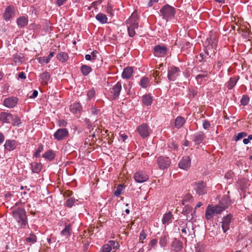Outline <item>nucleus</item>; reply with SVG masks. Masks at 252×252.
<instances>
[{
    "instance_id": "43",
    "label": "nucleus",
    "mask_w": 252,
    "mask_h": 252,
    "mask_svg": "<svg viewBox=\"0 0 252 252\" xmlns=\"http://www.w3.org/2000/svg\"><path fill=\"white\" fill-rule=\"evenodd\" d=\"M25 241L28 243H31L32 244L35 243L37 241V237L33 233H31L29 237L25 239Z\"/></svg>"
},
{
    "instance_id": "15",
    "label": "nucleus",
    "mask_w": 252,
    "mask_h": 252,
    "mask_svg": "<svg viewBox=\"0 0 252 252\" xmlns=\"http://www.w3.org/2000/svg\"><path fill=\"white\" fill-rule=\"evenodd\" d=\"M134 179L137 183H142L146 181L148 179V176L143 171H138L135 173Z\"/></svg>"
},
{
    "instance_id": "16",
    "label": "nucleus",
    "mask_w": 252,
    "mask_h": 252,
    "mask_svg": "<svg viewBox=\"0 0 252 252\" xmlns=\"http://www.w3.org/2000/svg\"><path fill=\"white\" fill-rule=\"evenodd\" d=\"M14 7L12 5H9L6 7L3 14V18L5 21H8L14 16Z\"/></svg>"
},
{
    "instance_id": "27",
    "label": "nucleus",
    "mask_w": 252,
    "mask_h": 252,
    "mask_svg": "<svg viewBox=\"0 0 252 252\" xmlns=\"http://www.w3.org/2000/svg\"><path fill=\"white\" fill-rule=\"evenodd\" d=\"M32 171L33 173H39L42 168V165L40 162H33L31 164Z\"/></svg>"
},
{
    "instance_id": "45",
    "label": "nucleus",
    "mask_w": 252,
    "mask_h": 252,
    "mask_svg": "<svg viewBox=\"0 0 252 252\" xmlns=\"http://www.w3.org/2000/svg\"><path fill=\"white\" fill-rule=\"evenodd\" d=\"M213 210L214 211L215 214H220L224 209H223L221 206H220L219 204L215 206H212Z\"/></svg>"
},
{
    "instance_id": "19",
    "label": "nucleus",
    "mask_w": 252,
    "mask_h": 252,
    "mask_svg": "<svg viewBox=\"0 0 252 252\" xmlns=\"http://www.w3.org/2000/svg\"><path fill=\"white\" fill-rule=\"evenodd\" d=\"M70 111L74 113H80L82 111V107L79 102H74L70 105Z\"/></svg>"
},
{
    "instance_id": "3",
    "label": "nucleus",
    "mask_w": 252,
    "mask_h": 252,
    "mask_svg": "<svg viewBox=\"0 0 252 252\" xmlns=\"http://www.w3.org/2000/svg\"><path fill=\"white\" fill-rule=\"evenodd\" d=\"M160 12L164 18H172L175 14V8L167 4L160 9Z\"/></svg>"
},
{
    "instance_id": "29",
    "label": "nucleus",
    "mask_w": 252,
    "mask_h": 252,
    "mask_svg": "<svg viewBox=\"0 0 252 252\" xmlns=\"http://www.w3.org/2000/svg\"><path fill=\"white\" fill-rule=\"evenodd\" d=\"M54 52H52L50 53L48 57H38L37 58V60L41 64L48 63L49 62L50 59L54 56Z\"/></svg>"
},
{
    "instance_id": "26",
    "label": "nucleus",
    "mask_w": 252,
    "mask_h": 252,
    "mask_svg": "<svg viewBox=\"0 0 252 252\" xmlns=\"http://www.w3.org/2000/svg\"><path fill=\"white\" fill-rule=\"evenodd\" d=\"M239 76H235L233 77H231L227 83V87L229 90L232 89L236 84L237 81L239 79Z\"/></svg>"
},
{
    "instance_id": "6",
    "label": "nucleus",
    "mask_w": 252,
    "mask_h": 252,
    "mask_svg": "<svg viewBox=\"0 0 252 252\" xmlns=\"http://www.w3.org/2000/svg\"><path fill=\"white\" fill-rule=\"evenodd\" d=\"M182 214L185 216H186V220L188 221H191L195 217V211H192V208L189 205H186L182 211Z\"/></svg>"
},
{
    "instance_id": "60",
    "label": "nucleus",
    "mask_w": 252,
    "mask_h": 252,
    "mask_svg": "<svg viewBox=\"0 0 252 252\" xmlns=\"http://www.w3.org/2000/svg\"><path fill=\"white\" fill-rule=\"evenodd\" d=\"M205 73L203 74H198L195 77V79L197 81H199L200 79L206 77L207 76V73L206 71H203Z\"/></svg>"
},
{
    "instance_id": "2",
    "label": "nucleus",
    "mask_w": 252,
    "mask_h": 252,
    "mask_svg": "<svg viewBox=\"0 0 252 252\" xmlns=\"http://www.w3.org/2000/svg\"><path fill=\"white\" fill-rule=\"evenodd\" d=\"M12 216L21 227L24 228L28 224V218L25 209L18 208L12 212Z\"/></svg>"
},
{
    "instance_id": "8",
    "label": "nucleus",
    "mask_w": 252,
    "mask_h": 252,
    "mask_svg": "<svg viewBox=\"0 0 252 252\" xmlns=\"http://www.w3.org/2000/svg\"><path fill=\"white\" fill-rule=\"evenodd\" d=\"M19 99L16 96H10L5 98L3 101V104L9 108L15 107L18 102Z\"/></svg>"
},
{
    "instance_id": "53",
    "label": "nucleus",
    "mask_w": 252,
    "mask_h": 252,
    "mask_svg": "<svg viewBox=\"0 0 252 252\" xmlns=\"http://www.w3.org/2000/svg\"><path fill=\"white\" fill-rule=\"evenodd\" d=\"M123 188V186L122 185H119L118 186L117 189L114 192L115 195L116 196H119L122 193Z\"/></svg>"
},
{
    "instance_id": "14",
    "label": "nucleus",
    "mask_w": 252,
    "mask_h": 252,
    "mask_svg": "<svg viewBox=\"0 0 252 252\" xmlns=\"http://www.w3.org/2000/svg\"><path fill=\"white\" fill-rule=\"evenodd\" d=\"M191 159L189 156L183 157L178 164V166L184 170L188 169L190 166Z\"/></svg>"
},
{
    "instance_id": "47",
    "label": "nucleus",
    "mask_w": 252,
    "mask_h": 252,
    "mask_svg": "<svg viewBox=\"0 0 252 252\" xmlns=\"http://www.w3.org/2000/svg\"><path fill=\"white\" fill-rule=\"evenodd\" d=\"M111 251V246L109 244H105L104 245L99 252H110Z\"/></svg>"
},
{
    "instance_id": "44",
    "label": "nucleus",
    "mask_w": 252,
    "mask_h": 252,
    "mask_svg": "<svg viewBox=\"0 0 252 252\" xmlns=\"http://www.w3.org/2000/svg\"><path fill=\"white\" fill-rule=\"evenodd\" d=\"M138 17L136 12H134L131 14L130 17L126 21V23H130L133 22H138Z\"/></svg>"
},
{
    "instance_id": "9",
    "label": "nucleus",
    "mask_w": 252,
    "mask_h": 252,
    "mask_svg": "<svg viewBox=\"0 0 252 252\" xmlns=\"http://www.w3.org/2000/svg\"><path fill=\"white\" fill-rule=\"evenodd\" d=\"M69 132L65 128L58 129L54 134V137L58 141L62 140L68 136Z\"/></svg>"
},
{
    "instance_id": "21",
    "label": "nucleus",
    "mask_w": 252,
    "mask_h": 252,
    "mask_svg": "<svg viewBox=\"0 0 252 252\" xmlns=\"http://www.w3.org/2000/svg\"><path fill=\"white\" fill-rule=\"evenodd\" d=\"M231 204V200L227 195H224L220 201L219 205L225 210Z\"/></svg>"
},
{
    "instance_id": "61",
    "label": "nucleus",
    "mask_w": 252,
    "mask_h": 252,
    "mask_svg": "<svg viewBox=\"0 0 252 252\" xmlns=\"http://www.w3.org/2000/svg\"><path fill=\"white\" fill-rule=\"evenodd\" d=\"M203 127L205 129H208L210 127V122L207 120H205L203 121Z\"/></svg>"
},
{
    "instance_id": "40",
    "label": "nucleus",
    "mask_w": 252,
    "mask_h": 252,
    "mask_svg": "<svg viewBox=\"0 0 252 252\" xmlns=\"http://www.w3.org/2000/svg\"><path fill=\"white\" fill-rule=\"evenodd\" d=\"M10 123H11L14 126H18L21 123V121L17 115H12V118L11 119V122Z\"/></svg>"
},
{
    "instance_id": "58",
    "label": "nucleus",
    "mask_w": 252,
    "mask_h": 252,
    "mask_svg": "<svg viewBox=\"0 0 252 252\" xmlns=\"http://www.w3.org/2000/svg\"><path fill=\"white\" fill-rule=\"evenodd\" d=\"M109 245L111 246V247H113L114 249H117L119 246L118 243L114 241H109Z\"/></svg>"
},
{
    "instance_id": "49",
    "label": "nucleus",
    "mask_w": 252,
    "mask_h": 252,
    "mask_svg": "<svg viewBox=\"0 0 252 252\" xmlns=\"http://www.w3.org/2000/svg\"><path fill=\"white\" fill-rule=\"evenodd\" d=\"M43 150V146L42 144L38 145V148L36 152L34 153L33 156L35 158H38L40 157V154Z\"/></svg>"
},
{
    "instance_id": "11",
    "label": "nucleus",
    "mask_w": 252,
    "mask_h": 252,
    "mask_svg": "<svg viewBox=\"0 0 252 252\" xmlns=\"http://www.w3.org/2000/svg\"><path fill=\"white\" fill-rule=\"evenodd\" d=\"M167 49L165 46L158 45L154 48V54L155 56L158 57H163L166 55Z\"/></svg>"
},
{
    "instance_id": "4",
    "label": "nucleus",
    "mask_w": 252,
    "mask_h": 252,
    "mask_svg": "<svg viewBox=\"0 0 252 252\" xmlns=\"http://www.w3.org/2000/svg\"><path fill=\"white\" fill-rule=\"evenodd\" d=\"M193 187L196 193L198 195H202L207 193L206 185L203 181L195 182Z\"/></svg>"
},
{
    "instance_id": "22",
    "label": "nucleus",
    "mask_w": 252,
    "mask_h": 252,
    "mask_svg": "<svg viewBox=\"0 0 252 252\" xmlns=\"http://www.w3.org/2000/svg\"><path fill=\"white\" fill-rule=\"evenodd\" d=\"M71 232V224H68L66 225L64 228L61 231V235L65 238H67L70 236Z\"/></svg>"
},
{
    "instance_id": "38",
    "label": "nucleus",
    "mask_w": 252,
    "mask_h": 252,
    "mask_svg": "<svg viewBox=\"0 0 252 252\" xmlns=\"http://www.w3.org/2000/svg\"><path fill=\"white\" fill-rule=\"evenodd\" d=\"M96 19L102 24H105L107 22V16L101 13L97 14L95 16Z\"/></svg>"
},
{
    "instance_id": "20",
    "label": "nucleus",
    "mask_w": 252,
    "mask_h": 252,
    "mask_svg": "<svg viewBox=\"0 0 252 252\" xmlns=\"http://www.w3.org/2000/svg\"><path fill=\"white\" fill-rule=\"evenodd\" d=\"M17 142L14 140H7L4 144V148L6 150L11 151L16 149Z\"/></svg>"
},
{
    "instance_id": "37",
    "label": "nucleus",
    "mask_w": 252,
    "mask_h": 252,
    "mask_svg": "<svg viewBox=\"0 0 252 252\" xmlns=\"http://www.w3.org/2000/svg\"><path fill=\"white\" fill-rule=\"evenodd\" d=\"M168 236L166 233H163L159 239V245L161 247L164 248L167 244Z\"/></svg>"
},
{
    "instance_id": "42",
    "label": "nucleus",
    "mask_w": 252,
    "mask_h": 252,
    "mask_svg": "<svg viewBox=\"0 0 252 252\" xmlns=\"http://www.w3.org/2000/svg\"><path fill=\"white\" fill-rule=\"evenodd\" d=\"M23 57L22 54H16L13 56V61L15 63H21L24 61Z\"/></svg>"
},
{
    "instance_id": "17",
    "label": "nucleus",
    "mask_w": 252,
    "mask_h": 252,
    "mask_svg": "<svg viewBox=\"0 0 252 252\" xmlns=\"http://www.w3.org/2000/svg\"><path fill=\"white\" fill-rule=\"evenodd\" d=\"M12 114L10 113L2 112L0 113V121L3 123H10Z\"/></svg>"
},
{
    "instance_id": "34",
    "label": "nucleus",
    "mask_w": 252,
    "mask_h": 252,
    "mask_svg": "<svg viewBox=\"0 0 252 252\" xmlns=\"http://www.w3.org/2000/svg\"><path fill=\"white\" fill-rule=\"evenodd\" d=\"M142 101L145 105L149 106L152 103L153 98L150 94H147L143 96Z\"/></svg>"
},
{
    "instance_id": "50",
    "label": "nucleus",
    "mask_w": 252,
    "mask_h": 252,
    "mask_svg": "<svg viewBox=\"0 0 252 252\" xmlns=\"http://www.w3.org/2000/svg\"><path fill=\"white\" fill-rule=\"evenodd\" d=\"M75 199L74 198L71 197L67 199L66 201V206L68 207H72L75 202Z\"/></svg>"
},
{
    "instance_id": "57",
    "label": "nucleus",
    "mask_w": 252,
    "mask_h": 252,
    "mask_svg": "<svg viewBox=\"0 0 252 252\" xmlns=\"http://www.w3.org/2000/svg\"><path fill=\"white\" fill-rule=\"evenodd\" d=\"M146 237H147V234H146L145 230L144 229H143L140 233L139 240L143 241L146 238Z\"/></svg>"
},
{
    "instance_id": "31",
    "label": "nucleus",
    "mask_w": 252,
    "mask_h": 252,
    "mask_svg": "<svg viewBox=\"0 0 252 252\" xmlns=\"http://www.w3.org/2000/svg\"><path fill=\"white\" fill-rule=\"evenodd\" d=\"M17 23L19 27H24L28 24V19L25 16L18 18L17 20Z\"/></svg>"
},
{
    "instance_id": "39",
    "label": "nucleus",
    "mask_w": 252,
    "mask_h": 252,
    "mask_svg": "<svg viewBox=\"0 0 252 252\" xmlns=\"http://www.w3.org/2000/svg\"><path fill=\"white\" fill-rule=\"evenodd\" d=\"M81 71L84 76H87L92 71V69L89 65H82L81 67Z\"/></svg>"
},
{
    "instance_id": "48",
    "label": "nucleus",
    "mask_w": 252,
    "mask_h": 252,
    "mask_svg": "<svg viewBox=\"0 0 252 252\" xmlns=\"http://www.w3.org/2000/svg\"><path fill=\"white\" fill-rule=\"evenodd\" d=\"M250 98L247 95H243L241 99V103L242 105L244 106L247 105L249 102Z\"/></svg>"
},
{
    "instance_id": "5",
    "label": "nucleus",
    "mask_w": 252,
    "mask_h": 252,
    "mask_svg": "<svg viewBox=\"0 0 252 252\" xmlns=\"http://www.w3.org/2000/svg\"><path fill=\"white\" fill-rule=\"evenodd\" d=\"M181 70L179 67L171 66L168 69L167 78L170 81H174L179 76Z\"/></svg>"
},
{
    "instance_id": "55",
    "label": "nucleus",
    "mask_w": 252,
    "mask_h": 252,
    "mask_svg": "<svg viewBox=\"0 0 252 252\" xmlns=\"http://www.w3.org/2000/svg\"><path fill=\"white\" fill-rule=\"evenodd\" d=\"M106 11L107 13L109 14L111 16L113 15V7L111 5H110L109 3L107 4L106 6Z\"/></svg>"
},
{
    "instance_id": "32",
    "label": "nucleus",
    "mask_w": 252,
    "mask_h": 252,
    "mask_svg": "<svg viewBox=\"0 0 252 252\" xmlns=\"http://www.w3.org/2000/svg\"><path fill=\"white\" fill-rule=\"evenodd\" d=\"M185 123L184 118L181 116H178L175 120V126L177 128H180L183 126Z\"/></svg>"
},
{
    "instance_id": "28",
    "label": "nucleus",
    "mask_w": 252,
    "mask_h": 252,
    "mask_svg": "<svg viewBox=\"0 0 252 252\" xmlns=\"http://www.w3.org/2000/svg\"><path fill=\"white\" fill-rule=\"evenodd\" d=\"M55 153L53 150H49L43 154L42 157L49 161H52L55 158Z\"/></svg>"
},
{
    "instance_id": "64",
    "label": "nucleus",
    "mask_w": 252,
    "mask_h": 252,
    "mask_svg": "<svg viewBox=\"0 0 252 252\" xmlns=\"http://www.w3.org/2000/svg\"><path fill=\"white\" fill-rule=\"evenodd\" d=\"M66 1L67 0H56V3L58 6H61L63 5Z\"/></svg>"
},
{
    "instance_id": "13",
    "label": "nucleus",
    "mask_w": 252,
    "mask_h": 252,
    "mask_svg": "<svg viewBox=\"0 0 252 252\" xmlns=\"http://www.w3.org/2000/svg\"><path fill=\"white\" fill-rule=\"evenodd\" d=\"M149 127L145 124L140 125L137 128L138 132L143 138H146L149 135Z\"/></svg>"
},
{
    "instance_id": "56",
    "label": "nucleus",
    "mask_w": 252,
    "mask_h": 252,
    "mask_svg": "<svg viewBox=\"0 0 252 252\" xmlns=\"http://www.w3.org/2000/svg\"><path fill=\"white\" fill-rule=\"evenodd\" d=\"M127 24H129V26L128 27L132 29L135 30L138 29V23L137 22H133L130 23H127Z\"/></svg>"
},
{
    "instance_id": "23",
    "label": "nucleus",
    "mask_w": 252,
    "mask_h": 252,
    "mask_svg": "<svg viewBox=\"0 0 252 252\" xmlns=\"http://www.w3.org/2000/svg\"><path fill=\"white\" fill-rule=\"evenodd\" d=\"M172 247L175 252H179L183 249V243L179 240L175 238L172 243Z\"/></svg>"
},
{
    "instance_id": "25",
    "label": "nucleus",
    "mask_w": 252,
    "mask_h": 252,
    "mask_svg": "<svg viewBox=\"0 0 252 252\" xmlns=\"http://www.w3.org/2000/svg\"><path fill=\"white\" fill-rule=\"evenodd\" d=\"M133 72V67H126L125 68L122 74V77L124 79H129L130 78Z\"/></svg>"
},
{
    "instance_id": "54",
    "label": "nucleus",
    "mask_w": 252,
    "mask_h": 252,
    "mask_svg": "<svg viewBox=\"0 0 252 252\" xmlns=\"http://www.w3.org/2000/svg\"><path fill=\"white\" fill-rule=\"evenodd\" d=\"M158 240L156 239H152L149 242V246L151 248L155 249L157 246Z\"/></svg>"
},
{
    "instance_id": "36",
    "label": "nucleus",
    "mask_w": 252,
    "mask_h": 252,
    "mask_svg": "<svg viewBox=\"0 0 252 252\" xmlns=\"http://www.w3.org/2000/svg\"><path fill=\"white\" fill-rule=\"evenodd\" d=\"M56 57L58 60L63 63L67 61L69 58L67 53L65 52H61L57 54Z\"/></svg>"
},
{
    "instance_id": "52",
    "label": "nucleus",
    "mask_w": 252,
    "mask_h": 252,
    "mask_svg": "<svg viewBox=\"0 0 252 252\" xmlns=\"http://www.w3.org/2000/svg\"><path fill=\"white\" fill-rule=\"evenodd\" d=\"M95 94V92L94 89H92L89 90L87 93L88 99L90 100L94 96Z\"/></svg>"
},
{
    "instance_id": "10",
    "label": "nucleus",
    "mask_w": 252,
    "mask_h": 252,
    "mask_svg": "<svg viewBox=\"0 0 252 252\" xmlns=\"http://www.w3.org/2000/svg\"><path fill=\"white\" fill-rule=\"evenodd\" d=\"M122 89L121 83L118 82L110 90V93L113 99H117Z\"/></svg>"
},
{
    "instance_id": "46",
    "label": "nucleus",
    "mask_w": 252,
    "mask_h": 252,
    "mask_svg": "<svg viewBox=\"0 0 252 252\" xmlns=\"http://www.w3.org/2000/svg\"><path fill=\"white\" fill-rule=\"evenodd\" d=\"M199 57L201 58V60H199V62L201 63H205L207 62V60L210 57L207 55L206 53L204 52H201L199 54Z\"/></svg>"
},
{
    "instance_id": "41",
    "label": "nucleus",
    "mask_w": 252,
    "mask_h": 252,
    "mask_svg": "<svg viewBox=\"0 0 252 252\" xmlns=\"http://www.w3.org/2000/svg\"><path fill=\"white\" fill-rule=\"evenodd\" d=\"M150 84V81L148 77H142L140 81V85L143 88H146Z\"/></svg>"
},
{
    "instance_id": "35",
    "label": "nucleus",
    "mask_w": 252,
    "mask_h": 252,
    "mask_svg": "<svg viewBox=\"0 0 252 252\" xmlns=\"http://www.w3.org/2000/svg\"><path fill=\"white\" fill-rule=\"evenodd\" d=\"M197 89L195 87H190L188 89V96L190 99L194 98L197 94Z\"/></svg>"
},
{
    "instance_id": "24",
    "label": "nucleus",
    "mask_w": 252,
    "mask_h": 252,
    "mask_svg": "<svg viewBox=\"0 0 252 252\" xmlns=\"http://www.w3.org/2000/svg\"><path fill=\"white\" fill-rule=\"evenodd\" d=\"M39 77L41 80V83L44 85H46L50 79L51 75L48 72L45 71L43 73L40 74Z\"/></svg>"
},
{
    "instance_id": "18",
    "label": "nucleus",
    "mask_w": 252,
    "mask_h": 252,
    "mask_svg": "<svg viewBox=\"0 0 252 252\" xmlns=\"http://www.w3.org/2000/svg\"><path fill=\"white\" fill-rule=\"evenodd\" d=\"M205 138V134L202 131H199L193 135V141L196 144H201Z\"/></svg>"
},
{
    "instance_id": "63",
    "label": "nucleus",
    "mask_w": 252,
    "mask_h": 252,
    "mask_svg": "<svg viewBox=\"0 0 252 252\" xmlns=\"http://www.w3.org/2000/svg\"><path fill=\"white\" fill-rule=\"evenodd\" d=\"M168 147L172 149H174V150H176L178 148V145L177 144H176L174 142H171L169 144H168Z\"/></svg>"
},
{
    "instance_id": "7",
    "label": "nucleus",
    "mask_w": 252,
    "mask_h": 252,
    "mask_svg": "<svg viewBox=\"0 0 252 252\" xmlns=\"http://www.w3.org/2000/svg\"><path fill=\"white\" fill-rule=\"evenodd\" d=\"M157 163L159 168L161 170H164L170 166L171 161L168 157L160 156L157 159Z\"/></svg>"
},
{
    "instance_id": "59",
    "label": "nucleus",
    "mask_w": 252,
    "mask_h": 252,
    "mask_svg": "<svg viewBox=\"0 0 252 252\" xmlns=\"http://www.w3.org/2000/svg\"><path fill=\"white\" fill-rule=\"evenodd\" d=\"M127 31L128 35L130 37H133L135 35V31L134 30L127 27Z\"/></svg>"
},
{
    "instance_id": "30",
    "label": "nucleus",
    "mask_w": 252,
    "mask_h": 252,
    "mask_svg": "<svg viewBox=\"0 0 252 252\" xmlns=\"http://www.w3.org/2000/svg\"><path fill=\"white\" fill-rule=\"evenodd\" d=\"M214 211L213 209L212 206L209 205L206 210L205 212V218L207 220H211L213 219L214 213Z\"/></svg>"
},
{
    "instance_id": "1",
    "label": "nucleus",
    "mask_w": 252,
    "mask_h": 252,
    "mask_svg": "<svg viewBox=\"0 0 252 252\" xmlns=\"http://www.w3.org/2000/svg\"><path fill=\"white\" fill-rule=\"evenodd\" d=\"M218 37L212 31L209 32V37L204 42L203 51L209 57L215 53L218 44Z\"/></svg>"
},
{
    "instance_id": "12",
    "label": "nucleus",
    "mask_w": 252,
    "mask_h": 252,
    "mask_svg": "<svg viewBox=\"0 0 252 252\" xmlns=\"http://www.w3.org/2000/svg\"><path fill=\"white\" fill-rule=\"evenodd\" d=\"M232 215L228 214L222 218L221 223V228L224 233H225L229 229L230 223L231 222Z\"/></svg>"
},
{
    "instance_id": "51",
    "label": "nucleus",
    "mask_w": 252,
    "mask_h": 252,
    "mask_svg": "<svg viewBox=\"0 0 252 252\" xmlns=\"http://www.w3.org/2000/svg\"><path fill=\"white\" fill-rule=\"evenodd\" d=\"M247 135V133L245 132H242L238 133L237 134V136H236V137H234V140L235 141H238V140L246 137Z\"/></svg>"
},
{
    "instance_id": "33",
    "label": "nucleus",
    "mask_w": 252,
    "mask_h": 252,
    "mask_svg": "<svg viewBox=\"0 0 252 252\" xmlns=\"http://www.w3.org/2000/svg\"><path fill=\"white\" fill-rule=\"evenodd\" d=\"M173 215L170 212H169L163 215L162 219V223L164 224H168L171 221Z\"/></svg>"
},
{
    "instance_id": "62",
    "label": "nucleus",
    "mask_w": 252,
    "mask_h": 252,
    "mask_svg": "<svg viewBox=\"0 0 252 252\" xmlns=\"http://www.w3.org/2000/svg\"><path fill=\"white\" fill-rule=\"evenodd\" d=\"M67 122L64 120H60L58 121V124L60 126L65 127L67 125Z\"/></svg>"
}]
</instances>
